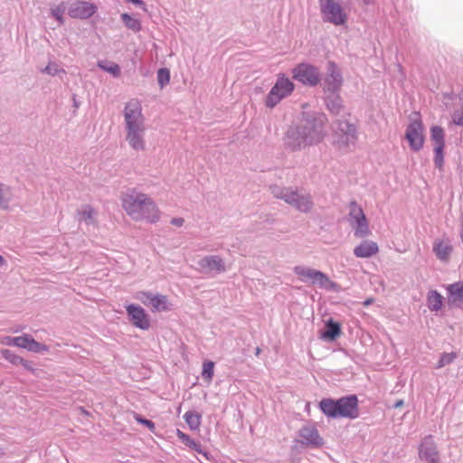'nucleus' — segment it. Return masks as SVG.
<instances>
[{
	"label": "nucleus",
	"instance_id": "f257e3e1",
	"mask_svg": "<svg viewBox=\"0 0 463 463\" xmlns=\"http://www.w3.org/2000/svg\"><path fill=\"white\" fill-rule=\"evenodd\" d=\"M122 209L135 222L157 223L161 219V211L148 194L131 191L120 197Z\"/></svg>",
	"mask_w": 463,
	"mask_h": 463
},
{
	"label": "nucleus",
	"instance_id": "f03ea898",
	"mask_svg": "<svg viewBox=\"0 0 463 463\" xmlns=\"http://www.w3.org/2000/svg\"><path fill=\"white\" fill-rule=\"evenodd\" d=\"M325 125H326V119L324 116H319L307 119L295 128H290L286 133V146L296 151L321 142L325 136Z\"/></svg>",
	"mask_w": 463,
	"mask_h": 463
},
{
	"label": "nucleus",
	"instance_id": "7ed1b4c3",
	"mask_svg": "<svg viewBox=\"0 0 463 463\" xmlns=\"http://www.w3.org/2000/svg\"><path fill=\"white\" fill-rule=\"evenodd\" d=\"M123 118L127 125V141L130 147L140 151L144 149V117L141 104L137 99H130L123 109Z\"/></svg>",
	"mask_w": 463,
	"mask_h": 463
},
{
	"label": "nucleus",
	"instance_id": "20e7f679",
	"mask_svg": "<svg viewBox=\"0 0 463 463\" xmlns=\"http://www.w3.org/2000/svg\"><path fill=\"white\" fill-rule=\"evenodd\" d=\"M318 406L324 415L330 418L355 419L359 416L355 396L343 397L338 400L323 399Z\"/></svg>",
	"mask_w": 463,
	"mask_h": 463
},
{
	"label": "nucleus",
	"instance_id": "39448f33",
	"mask_svg": "<svg viewBox=\"0 0 463 463\" xmlns=\"http://www.w3.org/2000/svg\"><path fill=\"white\" fill-rule=\"evenodd\" d=\"M273 196L281 198L286 203L294 206L301 212H308L311 209L312 203L309 196L307 194H300L298 192L291 188L272 187Z\"/></svg>",
	"mask_w": 463,
	"mask_h": 463
},
{
	"label": "nucleus",
	"instance_id": "423d86ee",
	"mask_svg": "<svg viewBox=\"0 0 463 463\" xmlns=\"http://www.w3.org/2000/svg\"><path fill=\"white\" fill-rule=\"evenodd\" d=\"M294 84L290 80L284 75L278 76L277 82L270 89L268 93L265 105L271 109L279 104L284 98L289 96L293 92Z\"/></svg>",
	"mask_w": 463,
	"mask_h": 463
},
{
	"label": "nucleus",
	"instance_id": "0eeeda50",
	"mask_svg": "<svg viewBox=\"0 0 463 463\" xmlns=\"http://www.w3.org/2000/svg\"><path fill=\"white\" fill-rule=\"evenodd\" d=\"M295 274L304 283H311L327 289H333L336 286L323 272L310 268L297 266L295 267Z\"/></svg>",
	"mask_w": 463,
	"mask_h": 463
},
{
	"label": "nucleus",
	"instance_id": "6e6552de",
	"mask_svg": "<svg viewBox=\"0 0 463 463\" xmlns=\"http://www.w3.org/2000/svg\"><path fill=\"white\" fill-rule=\"evenodd\" d=\"M292 77L306 86H317L319 83L318 69L309 63H301L293 68Z\"/></svg>",
	"mask_w": 463,
	"mask_h": 463
},
{
	"label": "nucleus",
	"instance_id": "1a4fd4ad",
	"mask_svg": "<svg viewBox=\"0 0 463 463\" xmlns=\"http://www.w3.org/2000/svg\"><path fill=\"white\" fill-rule=\"evenodd\" d=\"M136 299L146 307H150L151 312H165L169 310V301L165 295H153L148 291L136 293Z\"/></svg>",
	"mask_w": 463,
	"mask_h": 463
},
{
	"label": "nucleus",
	"instance_id": "9d476101",
	"mask_svg": "<svg viewBox=\"0 0 463 463\" xmlns=\"http://www.w3.org/2000/svg\"><path fill=\"white\" fill-rule=\"evenodd\" d=\"M405 139L409 141L410 148L413 151H419L423 146L424 136H423V124L420 119L414 118L407 126L405 129Z\"/></svg>",
	"mask_w": 463,
	"mask_h": 463
},
{
	"label": "nucleus",
	"instance_id": "9b49d317",
	"mask_svg": "<svg viewBox=\"0 0 463 463\" xmlns=\"http://www.w3.org/2000/svg\"><path fill=\"white\" fill-rule=\"evenodd\" d=\"M356 139L357 135L355 134L354 126L347 122L339 124V131L335 132V139H334V143L339 149H345L354 145Z\"/></svg>",
	"mask_w": 463,
	"mask_h": 463
},
{
	"label": "nucleus",
	"instance_id": "f8f14e48",
	"mask_svg": "<svg viewBox=\"0 0 463 463\" xmlns=\"http://www.w3.org/2000/svg\"><path fill=\"white\" fill-rule=\"evenodd\" d=\"M127 314L128 317H129L130 323H132L133 326L145 331L148 330L151 326L148 314H146V310L138 305H128Z\"/></svg>",
	"mask_w": 463,
	"mask_h": 463
},
{
	"label": "nucleus",
	"instance_id": "ddd939ff",
	"mask_svg": "<svg viewBox=\"0 0 463 463\" xmlns=\"http://www.w3.org/2000/svg\"><path fill=\"white\" fill-rule=\"evenodd\" d=\"M321 11L325 18L332 22L335 25H340L345 21V14L340 5L332 0H319Z\"/></svg>",
	"mask_w": 463,
	"mask_h": 463
},
{
	"label": "nucleus",
	"instance_id": "4468645a",
	"mask_svg": "<svg viewBox=\"0 0 463 463\" xmlns=\"http://www.w3.org/2000/svg\"><path fill=\"white\" fill-rule=\"evenodd\" d=\"M349 217L356 228H354V236L363 238L368 234L367 220L365 219L364 213L362 208L355 203L349 204Z\"/></svg>",
	"mask_w": 463,
	"mask_h": 463
},
{
	"label": "nucleus",
	"instance_id": "2eb2a0df",
	"mask_svg": "<svg viewBox=\"0 0 463 463\" xmlns=\"http://www.w3.org/2000/svg\"><path fill=\"white\" fill-rule=\"evenodd\" d=\"M97 6L85 1H76L69 5L68 14L72 18L86 19L95 14Z\"/></svg>",
	"mask_w": 463,
	"mask_h": 463
},
{
	"label": "nucleus",
	"instance_id": "dca6fc26",
	"mask_svg": "<svg viewBox=\"0 0 463 463\" xmlns=\"http://www.w3.org/2000/svg\"><path fill=\"white\" fill-rule=\"evenodd\" d=\"M326 71H328V75L326 77V90L335 93L342 87L343 80L340 71L334 61H329Z\"/></svg>",
	"mask_w": 463,
	"mask_h": 463
},
{
	"label": "nucleus",
	"instance_id": "f3484780",
	"mask_svg": "<svg viewBox=\"0 0 463 463\" xmlns=\"http://www.w3.org/2000/svg\"><path fill=\"white\" fill-rule=\"evenodd\" d=\"M14 346L23 348L33 353L46 352L48 350L47 345L37 342L33 336L27 334L16 336V339L14 340Z\"/></svg>",
	"mask_w": 463,
	"mask_h": 463
},
{
	"label": "nucleus",
	"instance_id": "a211bd4d",
	"mask_svg": "<svg viewBox=\"0 0 463 463\" xmlns=\"http://www.w3.org/2000/svg\"><path fill=\"white\" fill-rule=\"evenodd\" d=\"M420 458L428 463H438L439 453L436 450V445L430 437L423 439L420 446Z\"/></svg>",
	"mask_w": 463,
	"mask_h": 463
},
{
	"label": "nucleus",
	"instance_id": "6ab92c4d",
	"mask_svg": "<svg viewBox=\"0 0 463 463\" xmlns=\"http://www.w3.org/2000/svg\"><path fill=\"white\" fill-rule=\"evenodd\" d=\"M298 437L302 439V442L314 446V447H320L322 445V438L318 434V430L314 426H304L302 429H300V431H298Z\"/></svg>",
	"mask_w": 463,
	"mask_h": 463
},
{
	"label": "nucleus",
	"instance_id": "aec40b11",
	"mask_svg": "<svg viewBox=\"0 0 463 463\" xmlns=\"http://www.w3.org/2000/svg\"><path fill=\"white\" fill-rule=\"evenodd\" d=\"M433 252L438 260L447 262L453 252V246L449 239H438L433 242Z\"/></svg>",
	"mask_w": 463,
	"mask_h": 463
},
{
	"label": "nucleus",
	"instance_id": "412c9836",
	"mask_svg": "<svg viewBox=\"0 0 463 463\" xmlns=\"http://www.w3.org/2000/svg\"><path fill=\"white\" fill-rule=\"evenodd\" d=\"M199 267L203 270L222 273L225 270L224 262L218 256H207L199 260Z\"/></svg>",
	"mask_w": 463,
	"mask_h": 463
},
{
	"label": "nucleus",
	"instance_id": "4be33fe9",
	"mask_svg": "<svg viewBox=\"0 0 463 463\" xmlns=\"http://www.w3.org/2000/svg\"><path fill=\"white\" fill-rule=\"evenodd\" d=\"M448 302L450 305H463V282L457 281L452 284H449L448 288Z\"/></svg>",
	"mask_w": 463,
	"mask_h": 463
},
{
	"label": "nucleus",
	"instance_id": "5701e85b",
	"mask_svg": "<svg viewBox=\"0 0 463 463\" xmlns=\"http://www.w3.org/2000/svg\"><path fill=\"white\" fill-rule=\"evenodd\" d=\"M377 243L371 241H364L354 249V254L356 258H369L377 254Z\"/></svg>",
	"mask_w": 463,
	"mask_h": 463
},
{
	"label": "nucleus",
	"instance_id": "b1692460",
	"mask_svg": "<svg viewBox=\"0 0 463 463\" xmlns=\"http://www.w3.org/2000/svg\"><path fill=\"white\" fill-rule=\"evenodd\" d=\"M428 308L431 311H439L443 305V297L437 291H430L427 298Z\"/></svg>",
	"mask_w": 463,
	"mask_h": 463
},
{
	"label": "nucleus",
	"instance_id": "393cba45",
	"mask_svg": "<svg viewBox=\"0 0 463 463\" xmlns=\"http://www.w3.org/2000/svg\"><path fill=\"white\" fill-rule=\"evenodd\" d=\"M430 140H432L433 148L444 147L443 128L439 126L430 128Z\"/></svg>",
	"mask_w": 463,
	"mask_h": 463
},
{
	"label": "nucleus",
	"instance_id": "a878e982",
	"mask_svg": "<svg viewBox=\"0 0 463 463\" xmlns=\"http://www.w3.org/2000/svg\"><path fill=\"white\" fill-rule=\"evenodd\" d=\"M176 437H178V439L181 440L185 446L188 448L197 451L199 454L204 455V453L202 451V447H200V444L193 440L189 435L184 433L183 431L176 430Z\"/></svg>",
	"mask_w": 463,
	"mask_h": 463
},
{
	"label": "nucleus",
	"instance_id": "bb28decb",
	"mask_svg": "<svg viewBox=\"0 0 463 463\" xmlns=\"http://www.w3.org/2000/svg\"><path fill=\"white\" fill-rule=\"evenodd\" d=\"M340 335V326L338 323L335 322L332 319H329L326 322V330L324 332V337L328 338L330 340L335 339Z\"/></svg>",
	"mask_w": 463,
	"mask_h": 463
},
{
	"label": "nucleus",
	"instance_id": "cd10ccee",
	"mask_svg": "<svg viewBox=\"0 0 463 463\" xmlns=\"http://www.w3.org/2000/svg\"><path fill=\"white\" fill-rule=\"evenodd\" d=\"M184 420H185L186 424H188L189 429L192 430H197L200 427V414L189 411L184 414Z\"/></svg>",
	"mask_w": 463,
	"mask_h": 463
},
{
	"label": "nucleus",
	"instance_id": "c85d7f7f",
	"mask_svg": "<svg viewBox=\"0 0 463 463\" xmlns=\"http://www.w3.org/2000/svg\"><path fill=\"white\" fill-rule=\"evenodd\" d=\"M69 5L61 2L59 5H53L51 7V14L56 20H58L61 24L63 22V15L65 12H68Z\"/></svg>",
	"mask_w": 463,
	"mask_h": 463
},
{
	"label": "nucleus",
	"instance_id": "c756f323",
	"mask_svg": "<svg viewBox=\"0 0 463 463\" xmlns=\"http://www.w3.org/2000/svg\"><path fill=\"white\" fill-rule=\"evenodd\" d=\"M213 374L214 363L211 361L204 362L203 365H202V378H203V381L208 383H211Z\"/></svg>",
	"mask_w": 463,
	"mask_h": 463
},
{
	"label": "nucleus",
	"instance_id": "7c9ffc66",
	"mask_svg": "<svg viewBox=\"0 0 463 463\" xmlns=\"http://www.w3.org/2000/svg\"><path fill=\"white\" fill-rule=\"evenodd\" d=\"M1 355H3L4 359L10 362L13 365H17L18 364H22L27 361L19 355L13 354L10 350L7 349L1 350Z\"/></svg>",
	"mask_w": 463,
	"mask_h": 463
},
{
	"label": "nucleus",
	"instance_id": "2f4dec72",
	"mask_svg": "<svg viewBox=\"0 0 463 463\" xmlns=\"http://www.w3.org/2000/svg\"><path fill=\"white\" fill-rule=\"evenodd\" d=\"M95 216V211L91 206L86 205L80 212V217H81L82 222L89 223L93 222V217Z\"/></svg>",
	"mask_w": 463,
	"mask_h": 463
},
{
	"label": "nucleus",
	"instance_id": "473e14b6",
	"mask_svg": "<svg viewBox=\"0 0 463 463\" xmlns=\"http://www.w3.org/2000/svg\"><path fill=\"white\" fill-rule=\"evenodd\" d=\"M98 66L114 77L120 76V69L118 68V65L114 62H110L109 64L98 63Z\"/></svg>",
	"mask_w": 463,
	"mask_h": 463
},
{
	"label": "nucleus",
	"instance_id": "72a5a7b5",
	"mask_svg": "<svg viewBox=\"0 0 463 463\" xmlns=\"http://www.w3.org/2000/svg\"><path fill=\"white\" fill-rule=\"evenodd\" d=\"M454 359H456V354L455 353H444L442 355H440L439 362H438V364H436V367L438 369L443 368L445 365H448L451 363H453Z\"/></svg>",
	"mask_w": 463,
	"mask_h": 463
},
{
	"label": "nucleus",
	"instance_id": "f704fd0d",
	"mask_svg": "<svg viewBox=\"0 0 463 463\" xmlns=\"http://www.w3.org/2000/svg\"><path fill=\"white\" fill-rule=\"evenodd\" d=\"M9 202V192L8 188L4 186L3 184H0V208L7 209Z\"/></svg>",
	"mask_w": 463,
	"mask_h": 463
},
{
	"label": "nucleus",
	"instance_id": "c9c22d12",
	"mask_svg": "<svg viewBox=\"0 0 463 463\" xmlns=\"http://www.w3.org/2000/svg\"><path fill=\"white\" fill-rule=\"evenodd\" d=\"M157 81L160 88H164L169 83V71L167 69H160L157 71Z\"/></svg>",
	"mask_w": 463,
	"mask_h": 463
},
{
	"label": "nucleus",
	"instance_id": "e433bc0d",
	"mask_svg": "<svg viewBox=\"0 0 463 463\" xmlns=\"http://www.w3.org/2000/svg\"><path fill=\"white\" fill-rule=\"evenodd\" d=\"M443 149L444 147L433 148V153H435L433 163H435V166L439 170L443 167Z\"/></svg>",
	"mask_w": 463,
	"mask_h": 463
},
{
	"label": "nucleus",
	"instance_id": "4c0bfd02",
	"mask_svg": "<svg viewBox=\"0 0 463 463\" xmlns=\"http://www.w3.org/2000/svg\"><path fill=\"white\" fill-rule=\"evenodd\" d=\"M135 420L137 421V423L147 427L148 430H150V431L154 433V430H155L154 422H152L151 420H149L147 419H144L137 414H135Z\"/></svg>",
	"mask_w": 463,
	"mask_h": 463
},
{
	"label": "nucleus",
	"instance_id": "58836bf2",
	"mask_svg": "<svg viewBox=\"0 0 463 463\" xmlns=\"http://www.w3.org/2000/svg\"><path fill=\"white\" fill-rule=\"evenodd\" d=\"M452 121H453V124H455L457 126L463 125V108L453 112Z\"/></svg>",
	"mask_w": 463,
	"mask_h": 463
},
{
	"label": "nucleus",
	"instance_id": "ea45409f",
	"mask_svg": "<svg viewBox=\"0 0 463 463\" xmlns=\"http://www.w3.org/2000/svg\"><path fill=\"white\" fill-rule=\"evenodd\" d=\"M121 18L124 21L127 27H128L130 29H134L136 27L137 21L135 19H133L132 17H130L129 15H128L127 14H121Z\"/></svg>",
	"mask_w": 463,
	"mask_h": 463
},
{
	"label": "nucleus",
	"instance_id": "a19ab883",
	"mask_svg": "<svg viewBox=\"0 0 463 463\" xmlns=\"http://www.w3.org/2000/svg\"><path fill=\"white\" fill-rule=\"evenodd\" d=\"M59 71H62L58 70V67L54 63H51L44 68L43 72L48 73L50 75H56Z\"/></svg>",
	"mask_w": 463,
	"mask_h": 463
},
{
	"label": "nucleus",
	"instance_id": "79ce46f5",
	"mask_svg": "<svg viewBox=\"0 0 463 463\" xmlns=\"http://www.w3.org/2000/svg\"><path fill=\"white\" fill-rule=\"evenodd\" d=\"M16 340V336L10 337V336H5L0 339V343L3 345L7 346H14V341Z\"/></svg>",
	"mask_w": 463,
	"mask_h": 463
},
{
	"label": "nucleus",
	"instance_id": "37998d69",
	"mask_svg": "<svg viewBox=\"0 0 463 463\" xmlns=\"http://www.w3.org/2000/svg\"><path fill=\"white\" fill-rule=\"evenodd\" d=\"M170 223L175 227H183L184 223V219L183 217H174L173 219H171Z\"/></svg>",
	"mask_w": 463,
	"mask_h": 463
},
{
	"label": "nucleus",
	"instance_id": "c03bdc74",
	"mask_svg": "<svg viewBox=\"0 0 463 463\" xmlns=\"http://www.w3.org/2000/svg\"><path fill=\"white\" fill-rule=\"evenodd\" d=\"M326 107H328L329 110L334 113H337V110L339 109V103L337 101H328V103H326Z\"/></svg>",
	"mask_w": 463,
	"mask_h": 463
},
{
	"label": "nucleus",
	"instance_id": "a18cd8bd",
	"mask_svg": "<svg viewBox=\"0 0 463 463\" xmlns=\"http://www.w3.org/2000/svg\"><path fill=\"white\" fill-rule=\"evenodd\" d=\"M20 365H22L24 368L26 369V371H29V372H34V368L32 366V363L29 362V361H25V362H22L20 364H18Z\"/></svg>",
	"mask_w": 463,
	"mask_h": 463
},
{
	"label": "nucleus",
	"instance_id": "49530a36",
	"mask_svg": "<svg viewBox=\"0 0 463 463\" xmlns=\"http://www.w3.org/2000/svg\"><path fill=\"white\" fill-rule=\"evenodd\" d=\"M372 303H373V298H369L364 301V307H368V306L372 305Z\"/></svg>",
	"mask_w": 463,
	"mask_h": 463
},
{
	"label": "nucleus",
	"instance_id": "de8ad7c7",
	"mask_svg": "<svg viewBox=\"0 0 463 463\" xmlns=\"http://www.w3.org/2000/svg\"><path fill=\"white\" fill-rule=\"evenodd\" d=\"M402 403H403L402 401L399 400V401H397L396 405H394V406H396V408H400L402 406Z\"/></svg>",
	"mask_w": 463,
	"mask_h": 463
},
{
	"label": "nucleus",
	"instance_id": "09e8293b",
	"mask_svg": "<svg viewBox=\"0 0 463 463\" xmlns=\"http://www.w3.org/2000/svg\"><path fill=\"white\" fill-rule=\"evenodd\" d=\"M5 265L4 258L0 255V266Z\"/></svg>",
	"mask_w": 463,
	"mask_h": 463
},
{
	"label": "nucleus",
	"instance_id": "8fccbe9b",
	"mask_svg": "<svg viewBox=\"0 0 463 463\" xmlns=\"http://www.w3.org/2000/svg\"><path fill=\"white\" fill-rule=\"evenodd\" d=\"M364 4H370L373 0H363Z\"/></svg>",
	"mask_w": 463,
	"mask_h": 463
}]
</instances>
